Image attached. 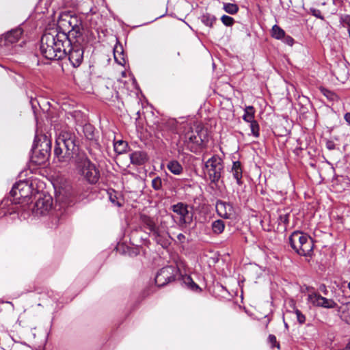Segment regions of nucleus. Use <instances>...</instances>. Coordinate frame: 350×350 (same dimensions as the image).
I'll return each mask as SVG.
<instances>
[{"instance_id": "nucleus-1", "label": "nucleus", "mask_w": 350, "mask_h": 350, "mask_svg": "<svg viewBox=\"0 0 350 350\" xmlns=\"http://www.w3.org/2000/svg\"><path fill=\"white\" fill-rule=\"evenodd\" d=\"M70 44L67 33L52 29L45 31L41 37L40 50L41 54L50 60H59L66 57V44Z\"/></svg>"}, {"instance_id": "nucleus-2", "label": "nucleus", "mask_w": 350, "mask_h": 350, "mask_svg": "<svg viewBox=\"0 0 350 350\" xmlns=\"http://www.w3.org/2000/svg\"><path fill=\"white\" fill-rule=\"evenodd\" d=\"M79 146L76 144V137L70 131H62L55 141V157L59 161H67L79 155Z\"/></svg>"}, {"instance_id": "nucleus-3", "label": "nucleus", "mask_w": 350, "mask_h": 350, "mask_svg": "<svg viewBox=\"0 0 350 350\" xmlns=\"http://www.w3.org/2000/svg\"><path fill=\"white\" fill-rule=\"evenodd\" d=\"M291 248L299 255L303 256H312L313 254V239L300 231L293 232L288 238Z\"/></svg>"}, {"instance_id": "nucleus-4", "label": "nucleus", "mask_w": 350, "mask_h": 350, "mask_svg": "<svg viewBox=\"0 0 350 350\" xmlns=\"http://www.w3.org/2000/svg\"><path fill=\"white\" fill-rule=\"evenodd\" d=\"M77 168L79 174L90 184H96L100 178V171L85 153L79 154Z\"/></svg>"}, {"instance_id": "nucleus-5", "label": "nucleus", "mask_w": 350, "mask_h": 350, "mask_svg": "<svg viewBox=\"0 0 350 350\" xmlns=\"http://www.w3.org/2000/svg\"><path fill=\"white\" fill-rule=\"evenodd\" d=\"M70 44H66V54L68 59L75 68L79 67L83 59L84 48L88 44L87 37H79V38H70Z\"/></svg>"}, {"instance_id": "nucleus-6", "label": "nucleus", "mask_w": 350, "mask_h": 350, "mask_svg": "<svg viewBox=\"0 0 350 350\" xmlns=\"http://www.w3.org/2000/svg\"><path fill=\"white\" fill-rule=\"evenodd\" d=\"M51 150V142L46 135L42 136L39 142L36 139L31 149V161L38 165L44 164L49 159Z\"/></svg>"}, {"instance_id": "nucleus-7", "label": "nucleus", "mask_w": 350, "mask_h": 350, "mask_svg": "<svg viewBox=\"0 0 350 350\" xmlns=\"http://www.w3.org/2000/svg\"><path fill=\"white\" fill-rule=\"evenodd\" d=\"M172 210L175 213L172 216L177 225L184 229L190 226L193 220V212L191 207L183 202H178L172 206Z\"/></svg>"}, {"instance_id": "nucleus-8", "label": "nucleus", "mask_w": 350, "mask_h": 350, "mask_svg": "<svg viewBox=\"0 0 350 350\" xmlns=\"http://www.w3.org/2000/svg\"><path fill=\"white\" fill-rule=\"evenodd\" d=\"M200 132L198 129L193 130L191 126L185 128L181 139L186 149L194 153L200 151L204 143Z\"/></svg>"}, {"instance_id": "nucleus-9", "label": "nucleus", "mask_w": 350, "mask_h": 350, "mask_svg": "<svg viewBox=\"0 0 350 350\" xmlns=\"http://www.w3.org/2000/svg\"><path fill=\"white\" fill-rule=\"evenodd\" d=\"M61 25L65 26L66 23L71 28L67 36L69 38L75 39L79 37H87L83 32V23L80 18L75 14H70L69 12L63 13L59 17Z\"/></svg>"}, {"instance_id": "nucleus-10", "label": "nucleus", "mask_w": 350, "mask_h": 350, "mask_svg": "<svg viewBox=\"0 0 350 350\" xmlns=\"http://www.w3.org/2000/svg\"><path fill=\"white\" fill-rule=\"evenodd\" d=\"M209 179L211 183H217L221 178V174L224 169L222 159L214 155L208 159L204 164Z\"/></svg>"}, {"instance_id": "nucleus-11", "label": "nucleus", "mask_w": 350, "mask_h": 350, "mask_svg": "<svg viewBox=\"0 0 350 350\" xmlns=\"http://www.w3.org/2000/svg\"><path fill=\"white\" fill-rule=\"evenodd\" d=\"M33 185L32 183H29L27 180H20L19 182L15 183L10 192V196L13 198L14 202H19L21 198H27L32 195L33 193Z\"/></svg>"}, {"instance_id": "nucleus-12", "label": "nucleus", "mask_w": 350, "mask_h": 350, "mask_svg": "<svg viewBox=\"0 0 350 350\" xmlns=\"http://www.w3.org/2000/svg\"><path fill=\"white\" fill-rule=\"evenodd\" d=\"M179 270L174 266H167L161 269L155 276V283L158 286H164L176 280Z\"/></svg>"}, {"instance_id": "nucleus-13", "label": "nucleus", "mask_w": 350, "mask_h": 350, "mask_svg": "<svg viewBox=\"0 0 350 350\" xmlns=\"http://www.w3.org/2000/svg\"><path fill=\"white\" fill-rule=\"evenodd\" d=\"M217 213L222 218L230 219L234 215V209L232 204L219 200L215 204Z\"/></svg>"}, {"instance_id": "nucleus-14", "label": "nucleus", "mask_w": 350, "mask_h": 350, "mask_svg": "<svg viewBox=\"0 0 350 350\" xmlns=\"http://www.w3.org/2000/svg\"><path fill=\"white\" fill-rule=\"evenodd\" d=\"M53 206V198L50 196L40 197L36 202L33 211L37 214L43 215L49 211Z\"/></svg>"}, {"instance_id": "nucleus-15", "label": "nucleus", "mask_w": 350, "mask_h": 350, "mask_svg": "<svg viewBox=\"0 0 350 350\" xmlns=\"http://www.w3.org/2000/svg\"><path fill=\"white\" fill-rule=\"evenodd\" d=\"M150 236L152 237L157 244L161 245L163 248H167L171 244L170 235L167 232L160 227L154 230Z\"/></svg>"}, {"instance_id": "nucleus-16", "label": "nucleus", "mask_w": 350, "mask_h": 350, "mask_svg": "<svg viewBox=\"0 0 350 350\" xmlns=\"http://www.w3.org/2000/svg\"><path fill=\"white\" fill-rule=\"evenodd\" d=\"M23 29L20 27L13 29L7 32L4 35L3 38H0L1 42H3L4 45L15 43L19 40L23 34Z\"/></svg>"}, {"instance_id": "nucleus-17", "label": "nucleus", "mask_w": 350, "mask_h": 350, "mask_svg": "<svg viewBox=\"0 0 350 350\" xmlns=\"http://www.w3.org/2000/svg\"><path fill=\"white\" fill-rule=\"evenodd\" d=\"M332 73L341 83H345L349 76V68L344 64H338L332 70Z\"/></svg>"}, {"instance_id": "nucleus-18", "label": "nucleus", "mask_w": 350, "mask_h": 350, "mask_svg": "<svg viewBox=\"0 0 350 350\" xmlns=\"http://www.w3.org/2000/svg\"><path fill=\"white\" fill-rule=\"evenodd\" d=\"M130 159L132 164L142 165L148 161V157L144 151H135L130 154Z\"/></svg>"}, {"instance_id": "nucleus-19", "label": "nucleus", "mask_w": 350, "mask_h": 350, "mask_svg": "<svg viewBox=\"0 0 350 350\" xmlns=\"http://www.w3.org/2000/svg\"><path fill=\"white\" fill-rule=\"evenodd\" d=\"M140 221L142 226L150 230V235L159 228V226L156 225L154 219L145 214L140 215Z\"/></svg>"}, {"instance_id": "nucleus-20", "label": "nucleus", "mask_w": 350, "mask_h": 350, "mask_svg": "<svg viewBox=\"0 0 350 350\" xmlns=\"http://www.w3.org/2000/svg\"><path fill=\"white\" fill-rule=\"evenodd\" d=\"M181 282L189 288L194 292H201L202 288L194 282L191 277L189 275H181L179 274Z\"/></svg>"}, {"instance_id": "nucleus-21", "label": "nucleus", "mask_w": 350, "mask_h": 350, "mask_svg": "<svg viewBox=\"0 0 350 350\" xmlns=\"http://www.w3.org/2000/svg\"><path fill=\"white\" fill-rule=\"evenodd\" d=\"M231 172L232 173L234 178L237 181V183L239 185H241L243 183V182L241 180L243 170H242L241 163L240 161H237L233 162Z\"/></svg>"}, {"instance_id": "nucleus-22", "label": "nucleus", "mask_w": 350, "mask_h": 350, "mask_svg": "<svg viewBox=\"0 0 350 350\" xmlns=\"http://www.w3.org/2000/svg\"><path fill=\"white\" fill-rule=\"evenodd\" d=\"M167 168L175 175H180L183 171V166L176 160L170 161L167 164Z\"/></svg>"}, {"instance_id": "nucleus-23", "label": "nucleus", "mask_w": 350, "mask_h": 350, "mask_svg": "<svg viewBox=\"0 0 350 350\" xmlns=\"http://www.w3.org/2000/svg\"><path fill=\"white\" fill-rule=\"evenodd\" d=\"M83 131L87 139L92 141L95 139V129L92 124H85L83 126Z\"/></svg>"}, {"instance_id": "nucleus-24", "label": "nucleus", "mask_w": 350, "mask_h": 350, "mask_svg": "<svg viewBox=\"0 0 350 350\" xmlns=\"http://www.w3.org/2000/svg\"><path fill=\"white\" fill-rule=\"evenodd\" d=\"M213 232L216 234L222 233L225 229V223L221 219H217L211 224Z\"/></svg>"}, {"instance_id": "nucleus-25", "label": "nucleus", "mask_w": 350, "mask_h": 350, "mask_svg": "<svg viewBox=\"0 0 350 350\" xmlns=\"http://www.w3.org/2000/svg\"><path fill=\"white\" fill-rule=\"evenodd\" d=\"M244 121L250 123L254 120V108L252 106H247L245 109V113L243 116Z\"/></svg>"}, {"instance_id": "nucleus-26", "label": "nucleus", "mask_w": 350, "mask_h": 350, "mask_svg": "<svg viewBox=\"0 0 350 350\" xmlns=\"http://www.w3.org/2000/svg\"><path fill=\"white\" fill-rule=\"evenodd\" d=\"M127 147V143L123 140H118L113 144L114 150L118 154L125 152Z\"/></svg>"}, {"instance_id": "nucleus-27", "label": "nucleus", "mask_w": 350, "mask_h": 350, "mask_svg": "<svg viewBox=\"0 0 350 350\" xmlns=\"http://www.w3.org/2000/svg\"><path fill=\"white\" fill-rule=\"evenodd\" d=\"M322 299L323 296L318 293H312L308 295V300L314 306L320 307Z\"/></svg>"}, {"instance_id": "nucleus-28", "label": "nucleus", "mask_w": 350, "mask_h": 350, "mask_svg": "<svg viewBox=\"0 0 350 350\" xmlns=\"http://www.w3.org/2000/svg\"><path fill=\"white\" fill-rule=\"evenodd\" d=\"M271 36L275 39L280 40L284 37L285 31L278 25H275L272 27Z\"/></svg>"}, {"instance_id": "nucleus-29", "label": "nucleus", "mask_w": 350, "mask_h": 350, "mask_svg": "<svg viewBox=\"0 0 350 350\" xmlns=\"http://www.w3.org/2000/svg\"><path fill=\"white\" fill-rule=\"evenodd\" d=\"M320 90H321V92L330 101L338 100L339 98H338V95L336 93H334V92H332L327 88H321L320 89Z\"/></svg>"}, {"instance_id": "nucleus-30", "label": "nucleus", "mask_w": 350, "mask_h": 350, "mask_svg": "<svg viewBox=\"0 0 350 350\" xmlns=\"http://www.w3.org/2000/svg\"><path fill=\"white\" fill-rule=\"evenodd\" d=\"M201 21L204 25L211 27L216 21V18L213 15L206 14L202 16Z\"/></svg>"}, {"instance_id": "nucleus-31", "label": "nucleus", "mask_w": 350, "mask_h": 350, "mask_svg": "<svg viewBox=\"0 0 350 350\" xmlns=\"http://www.w3.org/2000/svg\"><path fill=\"white\" fill-rule=\"evenodd\" d=\"M224 10L230 14H235L239 11V7L237 4L225 3H224Z\"/></svg>"}, {"instance_id": "nucleus-32", "label": "nucleus", "mask_w": 350, "mask_h": 350, "mask_svg": "<svg viewBox=\"0 0 350 350\" xmlns=\"http://www.w3.org/2000/svg\"><path fill=\"white\" fill-rule=\"evenodd\" d=\"M337 306V304L332 299H327L323 297V299L321 302L320 307L324 308H335Z\"/></svg>"}, {"instance_id": "nucleus-33", "label": "nucleus", "mask_w": 350, "mask_h": 350, "mask_svg": "<svg viewBox=\"0 0 350 350\" xmlns=\"http://www.w3.org/2000/svg\"><path fill=\"white\" fill-rule=\"evenodd\" d=\"M118 94V92H116L113 88H109L108 87H106L105 89L103 90V98L105 100H110L113 98V94H115L116 97H117Z\"/></svg>"}, {"instance_id": "nucleus-34", "label": "nucleus", "mask_w": 350, "mask_h": 350, "mask_svg": "<svg viewBox=\"0 0 350 350\" xmlns=\"http://www.w3.org/2000/svg\"><path fill=\"white\" fill-rule=\"evenodd\" d=\"M177 125V122L174 119L168 120L165 123H163L164 128L172 133L176 131Z\"/></svg>"}, {"instance_id": "nucleus-35", "label": "nucleus", "mask_w": 350, "mask_h": 350, "mask_svg": "<svg viewBox=\"0 0 350 350\" xmlns=\"http://www.w3.org/2000/svg\"><path fill=\"white\" fill-rule=\"evenodd\" d=\"M278 224H283L284 228L286 229L289 224V213L281 214L278 219Z\"/></svg>"}, {"instance_id": "nucleus-36", "label": "nucleus", "mask_w": 350, "mask_h": 350, "mask_svg": "<svg viewBox=\"0 0 350 350\" xmlns=\"http://www.w3.org/2000/svg\"><path fill=\"white\" fill-rule=\"evenodd\" d=\"M250 126L251 129L252 134L254 137H258L260 135V133H259L260 128H259L258 123L257 122V121L254 120V121L250 122Z\"/></svg>"}, {"instance_id": "nucleus-37", "label": "nucleus", "mask_w": 350, "mask_h": 350, "mask_svg": "<svg viewBox=\"0 0 350 350\" xmlns=\"http://www.w3.org/2000/svg\"><path fill=\"white\" fill-rule=\"evenodd\" d=\"M268 343L271 345V348L276 347L280 349V343L277 341L276 337L273 334H269L267 338Z\"/></svg>"}, {"instance_id": "nucleus-38", "label": "nucleus", "mask_w": 350, "mask_h": 350, "mask_svg": "<svg viewBox=\"0 0 350 350\" xmlns=\"http://www.w3.org/2000/svg\"><path fill=\"white\" fill-rule=\"evenodd\" d=\"M221 21L224 25L228 27H230L234 23V18L228 15H223L221 18Z\"/></svg>"}, {"instance_id": "nucleus-39", "label": "nucleus", "mask_w": 350, "mask_h": 350, "mask_svg": "<svg viewBox=\"0 0 350 350\" xmlns=\"http://www.w3.org/2000/svg\"><path fill=\"white\" fill-rule=\"evenodd\" d=\"M109 200L111 201V202L112 204H113L114 205H116L118 207L122 206V204L118 201L116 193L114 191L109 192Z\"/></svg>"}, {"instance_id": "nucleus-40", "label": "nucleus", "mask_w": 350, "mask_h": 350, "mask_svg": "<svg viewBox=\"0 0 350 350\" xmlns=\"http://www.w3.org/2000/svg\"><path fill=\"white\" fill-rule=\"evenodd\" d=\"M152 187L154 190H159L162 187V180L161 178L159 176L153 178L152 180Z\"/></svg>"}, {"instance_id": "nucleus-41", "label": "nucleus", "mask_w": 350, "mask_h": 350, "mask_svg": "<svg viewBox=\"0 0 350 350\" xmlns=\"http://www.w3.org/2000/svg\"><path fill=\"white\" fill-rule=\"evenodd\" d=\"M295 314H296V316H297V321L300 323V324H304L306 321V317L304 314H303L301 313V312L299 310H295Z\"/></svg>"}, {"instance_id": "nucleus-42", "label": "nucleus", "mask_w": 350, "mask_h": 350, "mask_svg": "<svg viewBox=\"0 0 350 350\" xmlns=\"http://www.w3.org/2000/svg\"><path fill=\"white\" fill-rule=\"evenodd\" d=\"M310 12H311V14H312V16H314L318 18H320L321 20H324V17H323V16H322L321 12L319 10L312 8V9H310Z\"/></svg>"}, {"instance_id": "nucleus-43", "label": "nucleus", "mask_w": 350, "mask_h": 350, "mask_svg": "<svg viewBox=\"0 0 350 350\" xmlns=\"http://www.w3.org/2000/svg\"><path fill=\"white\" fill-rule=\"evenodd\" d=\"M284 38L285 43H286L288 45L292 46L293 44L294 40L292 37L287 36L286 37L284 36Z\"/></svg>"}, {"instance_id": "nucleus-44", "label": "nucleus", "mask_w": 350, "mask_h": 350, "mask_svg": "<svg viewBox=\"0 0 350 350\" xmlns=\"http://www.w3.org/2000/svg\"><path fill=\"white\" fill-rule=\"evenodd\" d=\"M335 146H335V144H334V142H332V141L329 140V141H327V142H326V148H327L328 150H334V149H335Z\"/></svg>"}, {"instance_id": "nucleus-45", "label": "nucleus", "mask_w": 350, "mask_h": 350, "mask_svg": "<svg viewBox=\"0 0 350 350\" xmlns=\"http://www.w3.org/2000/svg\"><path fill=\"white\" fill-rule=\"evenodd\" d=\"M319 290L323 293L325 295H327L328 293V291L327 289V287L325 284H321L320 286H319Z\"/></svg>"}, {"instance_id": "nucleus-46", "label": "nucleus", "mask_w": 350, "mask_h": 350, "mask_svg": "<svg viewBox=\"0 0 350 350\" xmlns=\"http://www.w3.org/2000/svg\"><path fill=\"white\" fill-rule=\"evenodd\" d=\"M177 239L179 241L183 243L185 240V236L183 234L180 233L177 235Z\"/></svg>"}, {"instance_id": "nucleus-47", "label": "nucleus", "mask_w": 350, "mask_h": 350, "mask_svg": "<svg viewBox=\"0 0 350 350\" xmlns=\"http://www.w3.org/2000/svg\"><path fill=\"white\" fill-rule=\"evenodd\" d=\"M345 119L350 124V112L345 113Z\"/></svg>"}, {"instance_id": "nucleus-48", "label": "nucleus", "mask_w": 350, "mask_h": 350, "mask_svg": "<svg viewBox=\"0 0 350 350\" xmlns=\"http://www.w3.org/2000/svg\"><path fill=\"white\" fill-rule=\"evenodd\" d=\"M344 350H350V339H349V342L347 344Z\"/></svg>"}, {"instance_id": "nucleus-49", "label": "nucleus", "mask_w": 350, "mask_h": 350, "mask_svg": "<svg viewBox=\"0 0 350 350\" xmlns=\"http://www.w3.org/2000/svg\"><path fill=\"white\" fill-rule=\"evenodd\" d=\"M347 305L350 306V302H349V303L347 304Z\"/></svg>"}]
</instances>
